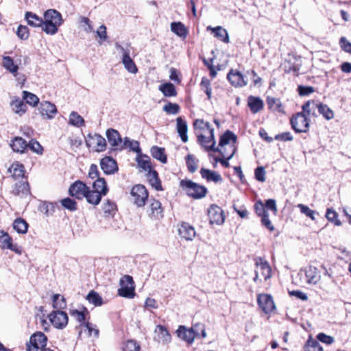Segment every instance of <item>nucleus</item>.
<instances>
[{
    "instance_id": "f257e3e1",
    "label": "nucleus",
    "mask_w": 351,
    "mask_h": 351,
    "mask_svg": "<svg viewBox=\"0 0 351 351\" xmlns=\"http://www.w3.org/2000/svg\"><path fill=\"white\" fill-rule=\"evenodd\" d=\"M43 30L47 34L53 35L58 32V27L63 22L61 14L56 10L49 9L44 13Z\"/></svg>"
},
{
    "instance_id": "f03ea898",
    "label": "nucleus",
    "mask_w": 351,
    "mask_h": 351,
    "mask_svg": "<svg viewBox=\"0 0 351 351\" xmlns=\"http://www.w3.org/2000/svg\"><path fill=\"white\" fill-rule=\"evenodd\" d=\"M180 186L187 195L194 199H200L205 197L208 191L205 186L190 180H182Z\"/></svg>"
},
{
    "instance_id": "7ed1b4c3",
    "label": "nucleus",
    "mask_w": 351,
    "mask_h": 351,
    "mask_svg": "<svg viewBox=\"0 0 351 351\" xmlns=\"http://www.w3.org/2000/svg\"><path fill=\"white\" fill-rule=\"evenodd\" d=\"M255 262V276L253 278L254 282H257L259 277L261 276L265 280H267L271 277V268L268 262L261 257H256Z\"/></svg>"
},
{
    "instance_id": "20e7f679",
    "label": "nucleus",
    "mask_w": 351,
    "mask_h": 351,
    "mask_svg": "<svg viewBox=\"0 0 351 351\" xmlns=\"http://www.w3.org/2000/svg\"><path fill=\"white\" fill-rule=\"evenodd\" d=\"M209 136L200 134L197 135V142L205 149L206 151H213L219 152L223 157L226 156L225 151L219 147H215L216 141L214 136V130H210L208 132Z\"/></svg>"
},
{
    "instance_id": "39448f33",
    "label": "nucleus",
    "mask_w": 351,
    "mask_h": 351,
    "mask_svg": "<svg viewBox=\"0 0 351 351\" xmlns=\"http://www.w3.org/2000/svg\"><path fill=\"white\" fill-rule=\"evenodd\" d=\"M292 128L295 132H306L308 130L310 121L304 112H298L290 120Z\"/></svg>"
},
{
    "instance_id": "423d86ee",
    "label": "nucleus",
    "mask_w": 351,
    "mask_h": 351,
    "mask_svg": "<svg viewBox=\"0 0 351 351\" xmlns=\"http://www.w3.org/2000/svg\"><path fill=\"white\" fill-rule=\"evenodd\" d=\"M121 288L118 290L120 296L133 298L135 295L134 285L132 277L128 275L124 276L120 280Z\"/></svg>"
},
{
    "instance_id": "0eeeda50",
    "label": "nucleus",
    "mask_w": 351,
    "mask_h": 351,
    "mask_svg": "<svg viewBox=\"0 0 351 351\" xmlns=\"http://www.w3.org/2000/svg\"><path fill=\"white\" fill-rule=\"evenodd\" d=\"M301 279L309 285H316L321 279L319 271L315 267L308 266L300 269L298 273Z\"/></svg>"
},
{
    "instance_id": "6e6552de",
    "label": "nucleus",
    "mask_w": 351,
    "mask_h": 351,
    "mask_svg": "<svg viewBox=\"0 0 351 351\" xmlns=\"http://www.w3.org/2000/svg\"><path fill=\"white\" fill-rule=\"evenodd\" d=\"M133 202L138 207L143 206L148 198V192L142 184L134 186L130 191Z\"/></svg>"
},
{
    "instance_id": "1a4fd4ad",
    "label": "nucleus",
    "mask_w": 351,
    "mask_h": 351,
    "mask_svg": "<svg viewBox=\"0 0 351 351\" xmlns=\"http://www.w3.org/2000/svg\"><path fill=\"white\" fill-rule=\"evenodd\" d=\"M86 144L89 147H93L97 152H103L106 148V139L98 134H88L86 138Z\"/></svg>"
},
{
    "instance_id": "9d476101",
    "label": "nucleus",
    "mask_w": 351,
    "mask_h": 351,
    "mask_svg": "<svg viewBox=\"0 0 351 351\" xmlns=\"http://www.w3.org/2000/svg\"><path fill=\"white\" fill-rule=\"evenodd\" d=\"M237 140V136L230 131H226L221 137L219 140V149H222V150L226 152V149L224 147H228L230 150V154L227 156V160H230L234 156L236 148L233 144H230V141H232L233 143H235Z\"/></svg>"
},
{
    "instance_id": "9b49d317",
    "label": "nucleus",
    "mask_w": 351,
    "mask_h": 351,
    "mask_svg": "<svg viewBox=\"0 0 351 351\" xmlns=\"http://www.w3.org/2000/svg\"><path fill=\"white\" fill-rule=\"evenodd\" d=\"M53 326L59 329L64 328L68 324V315L62 311H54L49 315Z\"/></svg>"
},
{
    "instance_id": "f8f14e48",
    "label": "nucleus",
    "mask_w": 351,
    "mask_h": 351,
    "mask_svg": "<svg viewBox=\"0 0 351 351\" xmlns=\"http://www.w3.org/2000/svg\"><path fill=\"white\" fill-rule=\"evenodd\" d=\"M257 302L259 307L266 314L270 313L276 308L272 297L268 294H259L257 298Z\"/></svg>"
},
{
    "instance_id": "ddd939ff",
    "label": "nucleus",
    "mask_w": 351,
    "mask_h": 351,
    "mask_svg": "<svg viewBox=\"0 0 351 351\" xmlns=\"http://www.w3.org/2000/svg\"><path fill=\"white\" fill-rule=\"evenodd\" d=\"M0 247L2 249H9L18 254L22 253L21 249L16 244L12 243V239L3 230H0Z\"/></svg>"
},
{
    "instance_id": "4468645a",
    "label": "nucleus",
    "mask_w": 351,
    "mask_h": 351,
    "mask_svg": "<svg viewBox=\"0 0 351 351\" xmlns=\"http://www.w3.org/2000/svg\"><path fill=\"white\" fill-rule=\"evenodd\" d=\"M210 223L221 225L224 222L223 211L216 205H212L208 210Z\"/></svg>"
},
{
    "instance_id": "2eb2a0df",
    "label": "nucleus",
    "mask_w": 351,
    "mask_h": 351,
    "mask_svg": "<svg viewBox=\"0 0 351 351\" xmlns=\"http://www.w3.org/2000/svg\"><path fill=\"white\" fill-rule=\"evenodd\" d=\"M41 116L44 119H52L57 114L56 106L49 101H42L38 108Z\"/></svg>"
},
{
    "instance_id": "dca6fc26",
    "label": "nucleus",
    "mask_w": 351,
    "mask_h": 351,
    "mask_svg": "<svg viewBox=\"0 0 351 351\" xmlns=\"http://www.w3.org/2000/svg\"><path fill=\"white\" fill-rule=\"evenodd\" d=\"M88 187L81 181H76L69 188V193L71 196L79 199L84 198L88 191Z\"/></svg>"
},
{
    "instance_id": "f3484780",
    "label": "nucleus",
    "mask_w": 351,
    "mask_h": 351,
    "mask_svg": "<svg viewBox=\"0 0 351 351\" xmlns=\"http://www.w3.org/2000/svg\"><path fill=\"white\" fill-rule=\"evenodd\" d=\"M101 169L105 174H114L118 171V166L115 160L109 156L103 158L100 161Z\"/></svg>"
},
{
    "instance_id": "a211bd4d",
    "label": "nucleus",
    "mask_w": 351,
    "mask_h": 351,
    "mask_svg": "<svg viewBox=\"0 0 351 351\" xmlns=\"http://www.w3.org/2000/svg\"><path fill=\"white\" fill-rule=\"evenodd\" d=\"M227 78L231 84L234 86H244L247 84V75H243L239 71L231 70L228 73Z\"/></svg>"
},
{
    "instance_id": "6ab92c4d",
    "label": "nucleus",
    "mask_w": 351,
    "mask_h": 351,
    "mask_svg": "<svg viewBox=\"0 0 351 351\" xmlns=\"http://www.w3.org/2000/svg\"><path fill=\"white\" fill-rule=\"evenodd\" d=\"M156 337L155 339L162 344H168L171 342V337L167 329L162 326L158 325L155 329Z\"/></svg>"
},
{
    "instance_id": "aec40b11",
    "label": "nucleus",
    "mask_w": 351,
    "mask_h": 351,
    "mask_svg": "<svg viewBox=\"0 0 351 351\" xmlns=\"http://www.w3.org/2000/svg\"><path fill=\"white\" fill-rule=\"evenodd\" d=\"M178 232L181 237L188 241L193 240L196 234L194 228L187 223H182Z\"/></svg>"
},
{
    "instance_id": "412c9836",
    "label": "nucleus",
    "mask_w": 351,
    "mask_h": 351,
    "mask_svg": "<svg viewBox=\"0 0 351 351\" xmlns=\"http://www.w3.org/2000/svg\"><path fill=\"white\" fill-rule=\"evenodd\" d=\"M106 136L108 141L112 147H120L123 148L122 146V139L118 131L114 129H108L106 131Z\"/></svg>"
},
{
    "instance_id": "4be33fe9",
    "label": "nucleus",
    "mask_w": 351,
    "mask_h": 351,
    "mask_svg": "<svg viewBox=\"0 0 351 351\" xmlns=\"http://www.w3.org/2000/svg\"><path fill=\"white\" fill-rule=\"evenodd\" d=\"M206 29L208 31H211L215 37L217 38L219 40L223 41V43H228L230 42L228 32L221 26H217L216 27L208 26Z\"/></svg>"
},
{
    "instance_id": "5701e85b",
    "label": "nucleus",
    "mask_w": 351,
    "mask_h": 351,
    "mask_svg": "<svg viewBox=\"0 0 351 351\" xmlns=\"http://www.w3.org/2000/svg\"><path fill=\"white\" fill-rule=\"evenodd\" d=\"M177 334L180 338L189 344H191L194 341L195 335L191 328L187 329L184 326H180L177 330Z\"/></svg>"
},
{
    "instance_id": "b1692460",
    "label": "nucleus",
    "mask_w": 351,
    "mask_h": 351,
    "mask_svg": "<svg viewBox=\"0 0 351 351\" xmlns=\"http://www.w3.org/2000/svg\"><path fill=\"white\" fill-rule=\"evenodd\" d=\"M8 171L15 180L23 178L25 173L24 165L19 162H13Z\"/></svg>"
},
{
    "instance_id": "393cba45",
    "label": "nucleus",
    "mask_w": 351,
    "mask_h": 351,
    "mask_svg": "<svg viewBox=\"0 0 351 351\" xmlns=\"http://www.w3.org/2000/svg\"><path fill=\"white\" fill-rule=\"evenodd\" d=\"M88 313V312L87 309L84 307H82V309H69L70 315L80 323V326H84V324L86 323V314Z\"/></svg>"
},
{
    "instance_id": "a878e982",
    "label": "nucleus",
    "mask_w": 351,
    "mask_h": 351,
    "mask_svg": "<svg viewBox=\"0 0 351 351\" xmlns=\"http://www.w3.org/2000/svg\"><path fill=\"white\" fill-rule=\"evenodd\" d=\"M319 104V103L315 100H309L302 106V112L306 116L317 117L316 110H318Z\"/></svg>"
},
{
    "instance_id": "bb28decb",
    "label": "nucleus",
    "mask_w": 351,
    "mask_h": 351,
    "mask_svg": "<svg viewBox=\"0 0 351 351\" xmlns=\"http://www.w3.org/2000/svg\"><path fill=\"white\" fill-rule=\"evenodd\" d=\"M247 105L253 114L260 112L264 106L263 101L261 99L253 96L248 97Z\"/></svg>"
},
{
    "instance_id": "cd10ccee",
    "label": "nucleus",
    "mask_w": 351,
    "mask_h": 351,
    "mask_svg": "<svg viewBox=\"0 0 351 351\" xmlns=\"http://www.w3.org/2000/svg\"><path fill=\"white\" fill-rule=\"evenodd\" d=\"M177 122V132L180 136L181 140L186 143L188 141V136L187 131L188 127L187 123L185 121H184L181 117H178L176 119Z\"/></svg>"
},
{
    "instance_id": "c85d7f7f",
    "label": "nucleus",
    "mask_w": 351,
    "mask_h": 351,
    "mask_svg": "<svg viewBox=\"0 0 351 351\" xmlns=\"http://www.w3.org/2000/svg\"><path fill=\"white\" fill-rule=\"evenodd\" d=\"M10 145L14 152L21 154L24 153L28 147L27 142L21 137H15Z\"/></svg>"
},
{
    "instance_id": "c756f323",
    "label": "nucleus",
    "mask_w": 351,
    "mask_h": 351,
    "mask_svg": "<svg viewBox=\"0 0 351 351\" xmlns=\"http://www.w3.org/2000/svg\"><path fill=\"white\" fill-rule=\"evenodd\" d=\"M200 174L202 178L206 179L208 182L213 181L214 182H218L222 180L220 174L205 168L200 169Z\"/></svg>"
},
{
    "instance_id": "7c9ffc66",
    "label": "nucleus",
    "mask_w": 351,
    "mask_h": 351,
    "mask_svg": "<svg viewBox=\"0 0 351 351\" xmlns=\"http://www.w3.org/2000/svg\"><path fill=\"white\" fill-rule=\"evenodd\" d=\"M29 340L31 341V343H34L42 349L45 348L47 338L42 332H36L30 337Z\"/></svg>"
},
{
    "instance_id": "2f4dec72",
    "label": "nucleus",
    "mask_w": 351,
    "mask_h": 351,
    "mask_svg": "<svg viewBox=\"0 0 351 351\" xmlns=\"http://www.w3.org/2000/svg\"><path fill=\"white\" fill-rule=\"evenodd\" d=\"M25 18L28 25L32 27H42L44 26L43 19L39 17L36 14L32 12H27Z\"/></svg>"
},
{
    "instance_id": "473e14b6",
    "label": "nucleus",
    "mask_w": 351,
    "mask_h": 351,
    "mask_svg": "<svg viewBox=\"0 0 351 351\" xmlns=\"http://www.w3.org/2000/svg\"><path fill=\"white\" fill-rule=\"evenodd\" d=\"M147 180L151 186L156 191H162L160 180L158 178V175L156 171L152 170L147 173Z\"/></svg>"
},
{
    "instance_id": "72a5a7b5",
    "label": "nucleus",
    "mask_w": 351,
    "mask_h": 351,
    "mask_svg": "<svg viewBox=\"0 0 351 351\" xmlns=\"http://www.w3.org/2000/svg\"><path fill=\"white\" fill-rule=\"evenodd\" d=\"M103 195H104L103 194L98 192L97 191H95L94 189L90 190V188L88 187V191L84 197H85L86 199L87 202L89 204H91L93 205H97L100 202V201L101 199V197Z\"/></svg>"
},
{
    "instance_id": "f704fd0d",
    "label": "nucleus",
    "mask_w": 351,
    "mask_h": 351,
    "mask_svg": "<svg viewBox=\"0 0 351 351\" xmlns=\"http://www.w3.org/2000/svg\"><path fill=\"white\" fill-rule=\"evenodd\" d=\"M10 105L13 112L19 116H22L27 111L26 104L19 98L12 100Z\"/></svg>"
},
{
    "instance_id": "c9c22d12",
    "label": "nucleus",
    "mask_w": 351,
    "mask_h": 351,
    "mask_svg": "<svg viewBox=\"0 0 351 351\" xmlns=\"http://www.w3.org/2000/svg\"><path fill=\"white\" fill-rule=\"evenodd\" d=\"M151 154L153 158L158 160L162 163L165 164L167 161L165 149L157 146H153L151 148Z\"/></svg>"
},
{
    "instance_id": "e433bc0d",
    "label": "nucleus",
    "mask_w": 351,
    "mask_h": 351,
    "mask_svg": "<svg viewBox=\"0 0 351 351\" xmlns=\"http://www.w3.org/2000/svg\"><path fill=\"white\" fill-rule=\"evenodd\" d=\"M171 29L177 36L182 38H186L188 34L186 28L181 22L171 23Z\"/></svg>"
},
{
    "instance_id": "4c0bfd02",
    "label": "nucleus",
    "mask_w": 351,
    "mask_h": 351,
    "mask_svg": "<svg viewBox=\"0 0 351 351\" xmlns=\"http://www.w3.org/2000/svg\"><path fill=\"white\" fill-rule=\"evenodd\" d=\"M267 104L269 106V108L271 110L278 112H284L282 104L279 99L268 97L267 98Z\"/></svg>"
},
{
    "instance_id": "58836bf2",
    "label": "nucleus",
    "mask_w": 351,
    "mask_h": 351,
    "mask_svg": "<svg viewBox=\"0 0 351 351\" xmlns=\"http://www.w3.org/2000/svg\"><path fill=\"white\" fill-rule=\"evenodd\" d=\"M159 90L165 97H175L177 95L174 85L170 82L161 84L159 86Z\"/></svg>"
},
{
    "instance_id": "ea45409f",
    "label": "nucleus",
    "mask_w": 351,
    "mask_h": 351,
    "mask_svg": "<svg viewBox=\"0 0 351 351\" xmlns=\"http://www.w3.org/2000/svg\"><path fill=\"white\" fill-rule=\"evenodd\" d=\"M93 189L106 195L108 192V188L104 178H98L93 184Z\"/></svg>"
},
{
    "instance_id": "a19ab883",
    "label": "nucleus",
    "mask_w": 351,
    "mask_h": 351,
    "mask_svg": "<svg viewBox=\"0 0 351 351\" xmlns=\"http://www.w3.org/2000/svg\"><path fill=\"white\" fill-rule=\"evenodd\" d=\"M13 228L19 234H25L27 231L28 223L21 218H17L13 223Z\"/></svg>"
},
{
    "instance_id": "79ce46f5",
    "label": "nucleus",
    "mask_w": 351,
    "mask_h": 351,
    "mask_svg": "<svg viewBox=\"0 0 351 351\" xmlns=\"http://www.w3.org/2000/svg\"><path fill=\"white\" fill-rule=\"evenodd\" d=\"M138 166L145 171L148 172L149 171L153 170L151 166L150 158L147 156H141L136 159Z\"/></svg>"
},
{
    "instance_id": "37998d69",
    "label": "nucleus",
    "mask_w": 351,
    "mask_h": 351,
    "mask_svg": "<svg viewBox=\"0 0 351 351\" xmlns=\"http://www.w3.org/2000/svg\"><path fill=\"white\" fill-rule=\"evenodd\" d=\"M84 119L77 112L73 111L69 115V123L80 128L84 125Z\"/></svg>"
},
{
    "instance_id": "c03bdc74",
    "label": "nucleus",
    "mask_w": 351,
    "mask_h": 351,
    "mask_svg": "<svg viewBox=\"0 0 351 351\" xmlns=\"http://www.w3.org/2000/svg\"><path fill=\"white\" fill-rule=\"evenodd\" d=\"M151 215L154 218H160L162 216V209L161 208V203L156 199H153L150 204Z\"/></svg>"
},
{
    "instance_id": "a18cd8bd",
    "label": "nucleus",
    "mask_w": 351,
    "mask_h": 351,
    "mask_svg": "<svg viewBox=\"0 0 351 351\" xmlns=\"http://www.w3.org/2000/svg\"><path fill=\"white\" fill-rule=\"evenodd\" d=\"M56 204L47 202H42L39 206V210L46 216L52 215L55 212Z\"/></svg>"
},
{
    "instance_id": "49530a36",
    "label": "nucleus",
    "mask_w": 351,
    "mask_h": 351,
    "mask_svg": "<svg viewBox=\"0 0 351 351\" xmlns=\"http://www.w3.org/2000/svg\"><path fill=\"white\" fill-rule=\"evenodd\" d=\"M191 330H193V334L195 335V338H202L204 339L206 337V332L205 330V325L202 323H196L191 328Z\"/></svg>"
},
{
    "instance_id": "de8ad7c7",
    "label": "nucleus",
    "mask_w": 351,
    "mask_h": 351,
    "mask_svg": "<svg viewBox=\"0 0 351 351\" xmlns=\"http://www.w3.org/2000/svg\"><path fill=\"white\" fill-rule=\"evenodd\" d=\"M53 307L58 309L57 311H61L66 306V302L65 298L60 294H54L53 295Z\"/></svg>"
},
{
    "instance_id": "09e8293b",
    "label": "nucleus",
    "mask_w": 351,
    "mask_h": 351,
    "mask_svg": "<svg viewBox=\"0 0 351 351\" xmlns=\"http://www.w3.org/2000/svg\"><path fill=\"white\" fill-rule=\"evenodd\" d=\"M122 63L128 72L131 73H136L138 71L137 67L134 62L131 58L130 55L126 57H123Z\"/></svg>"
},
{
    "instance_id": "8fccbe9b",
    "label": "nucleus",
    "mask_w": 351,
    "mask_h": 351,
    "mask_svg": "<svg viewBox=\"0 0 351 351\" xmlns=\"http://www.w3.org/2000/svg\"><path fill=\"white\" fill-rule=\"evenodd\" d=\"M3 66L10 73L15 74L18 71V66L14 64L13 60L10 56L3 57Z\"/></svg>"
},
{
    "instance_id": "3c124183",
    "label": "nucleus",
    "mask_w": 351,
    "mask_h": 351,
    "mask_svg": "<svg viewBox=\"0 0 351 351\" xmlns=\"http://www.w3.org/2000/svg\"><path fill=\"white\" fill-rule=\"evenodd\" d=\"M318 112L327 120H330L334 117L333 111L326 104L319 103Z\"/></svg>"
},
{
    "instance_id": "603ef678",
    "label": "nucleus",
    "mask_w": 351,
    "mask_h": 351,
    "mask_svg": "<svg viewBox=\"0 0 351 351\" xmlns=\"http://www.w3.org/2000/svg\"><path fill=\"white\" fill-rule=\"evenodd\" d=\"M106 216H113L117 210V205L112 201L108 199L103 206Z\"/></svg>"
},
{
    "instance_id": "864d4df0",
    "label": "nucleus",
    "mask_w": 351,
    "mask_h": 351,
    "mask_svg": "<svg viewBox=\"0 0 351 351\" xmlns=\"http://www.w3.org/2000/svg\"><path fill=\"white\" fill-rule=\"evenodd\" d=\"M197 162L198 160H197L193 155L188 154L186 157V164L188 168V170L191 173H194L197 169Z\"/></svg>"
},
{
    "instance_id": "5fc2aeb1",
    "label": "nucleus",
    "mask_w": 351,
    "mask_h": 351,
    "mask_svg": "<svg viewBox=\"0 0 351 351\" xmlns=\"http://www.w3.org/2000/svg\"><path fill=\"white\" fill-rule=\"evenodd\" d=\"M140 346L135 340H127L122 345L123 351H140Z\"/></svg>"
},
{
    "instance_id": "6e6d98bb",
    "label": "nucleus",
    "mask_w": 351,
    "mask_h": 351,
    "mask_svg": "<svg viewBox=\"0 0 351 351\" xmlns=\"http://www.w3.org/2000/svg\"><path fill=\"white\" fill-rule=\"evenodd\" d=\"M87 300L95 306H101L103 303L102 298L95 291H91L86 296Z\"/></svg>"
},
{
    "instance_id": "4d7b16f0",
    "label": "nucleus",
    "mask_w": 351,
    "mask_h": 351,
    "mask_svg": "<svg viewBox=\"0 0 351 351\" xmlns=\"http://www.w3.org/2000/svg\"><path fill=\"white\" fill-rule=\"evenodd\" d=\"M23 99H25L27 104H29L33 106H35L38 104L39 99L36 95L27 91H23Z\"/></svg>"
},
{
    "instance_id": "13d9d810",
    "label": "nucleus",
    "mask_w": 351,
    "mask_h": 351,
    "mask_svg": "<svg viewBox=\"0 0 351 351\" xmlns=\"http://www.w3.org/2000/svg\"><path fill=\"white\" fill-rule=\"evenodd\" d=\"M298 207L300 208V212L302 214L305 215L306 217H308L312 220L315 219V215H316V212L315 210H311L309 207L302 204H299Z\"/></svg>"
},
{
    "instance_id": "bf43d9fd",
    "label": "nucleus",
    "mask_w": 351,
    "mask_h": 351,
    "mask_svg": "<svg viewBox=\"0 0 351 351\" xmlns=\"http://www.w3.org/2000/svg\"><path fill=\"white\" fill-rule=\"evenodd\" d=\"M338 215L337 213L332 210V208H328L326 217L330 221L333 222L336 226H340L341 224V221L337 219Z\"/></svg>"
},
{
    "instance_id": "052dcab7",
    "label": "nucleus",
    "mask_w": 351,
    "mask_h": 351,
    "mask_svg": "<svg viewBox=\"0 0 351 351\" xmlns=\"http://www.w3.org/2000/svg\"><path fill=\"white\" fill-rule=\"evenodd\" d=\"M61 204L63 207L71 211H74L77 209L75 201L69 197L62 199Z\"/></svg>"
},
{
    "instance_id": "680f3d73",
    "label": "nucleus",
    "mask_w": 351,
    "mask_h": 351,
    "mask_svg": "<svg viewBox=\"0 0 351 351\" xmlns=\"http://www.w3.org/2000/svg\"><path fill=\"white\" fill-rule=\"evenodd\" d=\"M163 110L167 114H176L179 112L180 106L176 104L169 102L167 105L164 106Z\"/></svg>"
},
{
    "instance_id": "e2e57ef3",
    "label": "nucleus",
    "mask_w": 351,
    "mask_h": 351,
    "mask_svg": "<svg viewBox=\"0 0 351 351\" xmlns=\"http://www.w3.org/2000/svg\"><path fill=\"white\" fill-rule=\"evenodd\" d=\"M16 34L21 40H27L29 38V29L27 26L20 25L18 27Z\"/></svg>"
},
{
    "instance_id": "0e129e2a",
    "label": "nucleus",
    "mask_w": 351,
    "mask_h": 351,
    "mask_svg": "<svg viewBox=\"0 0 351 351\" xmlns=\"http://www.w3.org/2000/svg\"><path fill=\"white\" fill-rule=\"evenodd\" d=\"M194 128L195 129L204 130L206 129L210 131V130H214L210 125L208 122H204L202 119H196L193 123Z\"/></svg>"
},
{
    "instance_id": "69168bd1",
    "label": "nucleus",
    "mask_w": 351,
    "mask_h": 351,
    "mask_svg": "<svg viewBox=\"0 0 351 351\" xmlns=\"http://www.w3.org/2000/svg\"><path fill=\"white\" fill-rule=\"evenodd\" d=\"M84 326L86 328L89 336L93 333L95 338H97L99 335V330L97 328L96 326L90 322H86Z\"/></svg>"
},
{
    "instance_id": "338daca9",
    "label": "nucleus",
    "mask_w": 351,
    "mask_h": 351,
    "mask_svg": "<svg viewBox=\"0 0 351 351\" xmlns=\"http://www.w3.org/2000/svg\"><path fill=\"white\" fill-rule=\"evenodd\" d=\"M27 145H28V147H29V149L32 151H33L34 152L38 154H43V147L40 145V144L38 141L32 140L29 141V143Z\"/></svg>"
},
{
    "instance_id": "774afa93",
    "label": "nucleus",
    "mask_w": 351,
    "mask_h": 351,
    "mask_svg": "<svg viewBox=\"0 0 351 351\" xmlns=\"http://www.w3.org/2000/svg\"><path fill=\"white\" fill-rule=\"evenodd\" d=\"M115 48L118 50L119 53L121 54L122 58L130 55V46L128 45H127L125 47H123L119 43H116Z\"/></svg>"
}]
</instances>
